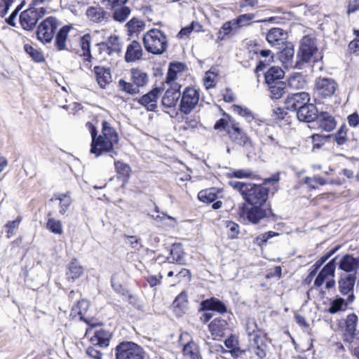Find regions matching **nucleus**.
Masks as SVG:
<instances>
[{
  "label": "nucleus",
  "mask_w": 359,
  "mask_h": 359,
  "mask_svg": "<svg viewBox=\"0 0 359 359\" xmlns=\"http://www.w3.org/2000/svg\"><path fill=\"white\" fill-rule=\"evenodd\" d=\"M283 49L280 52L279 60L286 69L297 68L296 61H294V45L290 42H285Z\"/></svg>",
  "instance_id": "obj_18"
},
{
  "label": "nucleus",
  "mask_w": 359,
  "mask_h": 359,
  "mask_svg": "<svg viewBox=\"0 0 359 359\" xmlns=\"http://www.w3.org/2000/svg\"><path fill=\"white\" fill-rule=\"evenodd\" d=\"M310 101V95L306 92L289 94L285 101V108L292 111H299Z\"/></svg>",
  "instance_id": "obj_13"
},
{
  "label": "nucleus",
  "mask_w": 359,
  "mask_h": 359,
  "mask_svg": "<svg viewBox=\"0 0 359 359\" xmlns=\"http://www.w3.org/2000/svg\"><path fill=\"white\" fill-rule=\"evenodd\" d=\"M118 86L122 90L128 94L135 95L139 93V88L134 83L126 82L123 79L119 80Z\"/></svg>",
  "instance_id": "obj_53"
},
{
  "label": "nucleus",
  "mask_w": 359,
  "mask_h": 359,
  "mask_svg": "<svg viewBox=\"0 0 359 359\" xmlns=\"http://www.w3.org/2000/svg\"><path fill=\"white\" fill-rule=\"evenodd\" d=\"M344 304L345 301L343 298H337L331 302L330 306L329 307L327 311L330 313L334 314L341 311Z\"/></svg>",
  "instance_id": "obj_58"
},
{
  "label": "nucleus",
  "mask_w": 359,
  "mask_h": 359,
  "mask_svg": "<svg viewBox=\"0 0 359 359\" xmlns=\"http://www.w3.org/2000/svg\"><path fill=\"white\" fill-rule=\"evenodd\" d=\"M161 90L159 88H154L147 94L142 96L137 102L145 107L148 111H155L157 108V100Z\"/></svg>",
  "instance_id": "obj_19"
},
{
  "label": "nucleus",
  "mask_w": 359,
  "mask_h": 359,
  "mask_svg": "<svg viewBox=\"0 0 359 359\" xmlns=\"http://www.w3.org/2000/svg\"><path fill=\"white\" fill-rule=\"evenodd\" d=\"M111 334L102 328L93 331V335L90 338L91 345L86 348V353L88 356L93 359H101L102 353L100 348H106L109 345Z\"/></svg>",
  "instance_id": "obj_4"
},
{
  "label": "nucleus",
  "mask_w": 359,
  "mask_h": 359,
  "mask_svg": "<svg viewBox=\"0 0 359 359\" xmlns=\"http://www.w3.org/2000/svg\"><path fill=\"white\" fill-rule=\"evenodd\" d=\"M284 76L283 70L278 67H271L264 74L266 84H273L278 82H283L281 79Z\"/></svg>",
  "instance_id": "obj_30"
},
{
  "label": "nucleus",
  "mask_w": 359,
  "mask_h": 359,
  "mask_svg": "<svg viewBox=\"0 0 359 359\" xmlns=\"http://www.w3.org/2000/svg\"><path fill=\"white\" fill-rule=\"evenodd\" d=\"M198 199L203 203H212L217 198V194L214 188L201 190L198 194Z\"/></svg>",
  "instance_id": "obj_45"
},
{
  "label": "nucleus",
  "mask_w": 359,
  "mask_h": 359,
  "mask_svg": "<svg viewBox=\"0 0 359 359\" xmlns=\"http://www.w3.org/2000/svg\"><path fill=\"white\" fill-rule=\"evenodd\" d=\"M358 316L355 313L349 314L346 320V330L351 336L356 335Z\"/></svg>",
  "instance_id": "obj_47"
},
{
  "label": "nucleus",
  "mask_w": 359,
  "mask_h": 359,
  "mask_svg": "<svg viewBox=\"0 0 359 359\" xmlns=\"http://www.w3.org/2000/svg\"><path fill=\"white\" fill-rule=\"evenodd\" d=\"M188 300L185 292H181L172 303L173 311L176 316L180 317L185 313L187 309Z\"/></svg>",
  "instance_id": "obj_29"
},
{
  "label": "nucleus",
  "mask_w": 359,
  "mask_h": 359,
  "mask_svg": "<svg viewBox=\"0 0 359 359\" xmlns=\"http://www.w3.org/2000/svg\"><path fill=\"white\" fill-rule=\"evenodd\" d=\"M238 29L233 20L226 22L220 28L218 32V39L223 40L226 36L231 34L232 32Z\"/></svg>",
  "instance_id": "obj_46"
},
{
  "label": "nucleus",
  "mask_w": 359,
  "mask_h": 359,
  "mask_svg": "<svg viewBox=\"0 0 359 359\" xmlns=\"http://www.w3.org/2000/svg\"><path fill=\"white\" fill-rule=\"evenodd\" d=\"M317 94L323 98L333 96L338 88L337 83L331 78L319 77L315 82Z\"/></svg>",
  "instance_id": "obj_12"
},
{
  "label": "nucleus",
  "mask_w": 359,
  "mask_h": 359,
  "mask_svg": "<svg viewBox=\"0 0 359 359\" xmlns=\"http://www.w3.org/2000/svg\"><path fill=\"white\" fill-rule=\"evenodd\" d=\"M347 121L351 127L355 128L359 126V115L357 112H354L347 117Z\"/></svg>",
  "instance_id": "obj_64"
},
{
  "label": "nucleus",
  "mask_w": 359,
  "mask_h": 359,
  "mask_svg": "<svg viewBox=\"0 0 359 359\" xmlns=\"http://www.w3.org/2000/svg\"><path fill=\"white\" fill-rule=\"evenodd\" d=\"M46 228L55 234H62L63 232L61 222L54 218L48 219Z\"/></svg>",
  "instance_id": "obj_50"
},
{
  "label": "nucleus",
  "mask_w": 359,
  "mask_h": 359,
  "mask_svg": "<svg viewBox=\"0 0 359 359\" xmlns=\"http://www.w3.org/2000/svg\"><path fill=\"white\" fill-rule=\"evenodd\" d=\"M340 248L341 246L338 245L323 255L313 265V267L316 268V271H317L328 259L337 252Z\"/></svg>",
  "instance_id": "obj_54"
},
{
  "label": "nucleus",
  "mask_w": 359,
  "mask_h": 359,
  "mask_svg": "<svg viewBox=\"0 0 359 359\" xmlns=\"http://www.w3.org/2000/svg\"><path fill=\"white\" fill-rule=\"evenodd\" d=\"M180 97V95L175 94L172 91L167 90L161 100L162 105L165 108L174 107L177 104Z\"/></svg>",
  "instance_id": "obj_39"
},
{
  "label": "nucleus",
  "mask_w": 359,
  "mask_h": 359,
  "mask_svg": "<svg viewBox=\"0 0 359 359\" xmlns=\"http://www.w3.org/2000/svg\"><path fill=\"white\" fill-rule=\"evenodd\" d=\"M86 15L90 20L96 23L107 22L110 18V13L100 6H90L86 11Z\"/></svg>",
  "instance_id": "obj_22"
},
{
  "label": "nucleus",
  "mask_w": 359,
  "mask_h": 359,
  "mask_svg": "<svg viewBox=\"0 0 359 359\" xmlns=\"http://www.w3.org/2000/svg\"><path fill=\"white\" fill-rule=\"evenodd\" d=\"M86 126L90 130L92 137L90 153L99 156L104 152H111L114 155L117 152L114 151V145L118 142V135L114 128L110 126L107 121L102 122V135L97 136L96 128L91 123L88 122Z\"/></svg>",
  "instance_id": "obj_2"
},
{
  "label": "nucleus",
  "mask_w": 359,
  "mask_h": 359,
  "mask_svg": "<svg viewBox=\"0 0 359 359\" xmlns=\"http://www.w3.org/2000/svg\"><path fill=\"white\" fill-rule=\"evenodd\" d=\"M264 144L276 146L278 140L274 136L275 127L262 120L255 121L251 127Z\"/></svg>",
  "instance_id": "obj_9"
},
{
  "label": "nucleus",
  "mask_w": 359,
  "mask_h": 359,
  "mask_svg": "<svg viewBox=\"0 0 359 359\" xmlns=\"http://www.w3.org/2000/svg\"><path fill=\"white\" fill-rule=\"evenodd\" d=\"M259 337L258 334L255 335V338L252 339L256 347L255 348L254 352L255 354L260 359H263L266 357V345L265 344L261 343L259 344Z\"/></svg>",
  "instance_id": "obj_52"
},
{
  "label": "nucleus",
  "mask_w": 359,
  "mask_h": 359,
  "mask_svg": "<svg viewBox=\"0 0 359 359\" xmlns=\"http://www.w3.org/2000/svg\"><path fill=\"white\" fill-rule=\"evenodd\" d=\"M170 257L167 260L170 263L176 262L179 264H184V252L181 244L175 243L170 250Z\"/></svg>",
  "instance_id": "obj_34"
},
{
  "label": "nucleus",
  "mask_w": 359,
  "mask_h": 359,
  "mask_svg": "<svg viewBox=\"0 0 359 359\" xmlns=\"http://www.w3.org/2000/svg\"><path fill=\"white\" fill-rule=\"evenodd\" d=\"M232 108L234 112L244 117L245 120L250 123L251 127L255 121L259 120L257 118L255 117L252 111L246 107L243 108L239 105L234 104L232 106Z\"/></svg>",
  "instance_id": "obj_41"
},
{
  "label": "nucleus",
  "mask_w": 359,
  "mask_h": 359,
  "mask_svg": "<svg viewBox=\"0 0 359 359\" xmlns=\"http://www.w3.org/2000/svg\"><path fill=\"white\" fill-rule=\"evenodd\" d=\"M184 355L189 356L191 359H200L198 348L193 342L187 343L183 348Z\"/></svg>",
  "instance_id": "obj_48"
},
{
  "label": "nucleus",
  "mask_w": 359,
  "mask_h": 359,
  "mask_svg": "<svg viewBox=\"0 0 359 359\" xmlns=\"http://www.w3.org/2000/svg\"><path fill=\"white\" fill-rule=\"evenodd\" d=\"M90 42H91V36L89 34H84L80 41L81 47L83 53V56L85 57L86 60L90 61L92 55L90 53Z\"/></svg>",
  "instance_id": "obj_43"
},
{
  "label": "nucleus",
  "mask_w": 359,
  "mask_h": 359,
  "mask_svg": "<svg viewBox=\"0 0 359 359\" xmlns=\"http://www.w3.org/2000/svg\"><path fill=\"white\" fill-rule=\"evenodd\" d=\"M114 352L115 359H144L143 348L133 341L120 342Z\"/></svg>",
  "instance_id": "obj_6"
},
{
  "label": "nucleus",
  "mask_w": 359,
  "mask_h": 359,
  "mask_svg": "<svg viewBox=\"0 0 359 359\" xmlns=\"http://www.w3.org/2000/svg\"><path fill=\"white\" fill-rule=\"evenodd\" d=\"M90 306V303L86 299H81L74 306L71 310L70 316L74 318L77 316L79 317L81 320L86 322L84 318L85 314L88 311Z\"/></svg>",
  "instance_id": "obj_31"
},
{
  "label": "nucleus",
  "mask_w": 359,
  "mask_h": 359,
  "mask_svg": "<svg viewBox=\"0 0 359 359\" xmlns=\"http://www.w3.org/2000/svg\"><path fill=\"white\" fill-rule=\"evenodd\" d=\"M46 13L43 7L36 8L31 5L29 8L22 11L20 15V23L23 29L31 31L36 27L39 20Z\"/></svg>",
  "instance_id": "obj_8"
},
{
  "label": "nucleus",
  "mask_w": 359,
  "mask_h": 359,
  "mask_svg": "<svg viewBox=\"0 0 359 359\" xmlns=\"http://www.w3.org/2000/svg\"><path fill=\"white\" fill-rule=\"evenodd\" d=\"M83 273V268L76 259H73L69 264L66 276L68 281L74 282Z\"/></svg>",
  "instance_id": "obj_26"
},
{
  "label": "nucleus",
  "mask_w": 359,
  "mask_h": 359,
  "mask_svg": "<svg viewBox=\"0 0 359 359\" xmlns=\"http://www.w3.org/2000/svg\"><path fill=\"white\" fill-rule=\"evenodd\" d=\"M142 55V48L137 41H132L127 47L125 55V60L127 62H135L141 59Z\"/></svg>",
  "instance_id": "obj_25"
},
{
  "label": "nucleus",
  "mask_w": 359,
  "mask_h": 359,
  "mask_svg": "<svg viewBox=\"0 0 359 359\" xmlns=\"http://www.w3.org/2000/svg\"><path fill=\"white\" fill-rule=\"evenodd\" d=\"M304 182L312 189H316L317 188L316 184H318L321 186L327 184V181L319 175H315L313 177H306Z\"/></svg>",
  "instance_id": "obj_49"
},
{
  "label": "nucleus",
  "mask_w": 359,
  "mask_h": 359,
  "mask_svg": "<svg viewBox=\"0 0 359 359\" xmlns=\"http://www.w3.org/2000/svg\"><path fill=\"white\" fill-rule=\"evenodd\" d=\"M347 131L348 128L344 123L340 126L337 133L332 135L334 141L338 146L344 145L348 142Z\"/></svg>",
  "instance_id": "obj_42"
},
{
  "label": "nucleus",
  "mask_w": 359,
  "mask_h": 359,
  "mask_svg": "<svg viewBox=\"0 0 359 359\" xmlns=\"http://www.w3.org/2000/svg\"><path fill=\"white\" fill-rule=\"evenodd\" d=\"M316 120L319 128L327 132L333 130L337 126V121L334 117L326 111L318 114V117Z\"/></svg>",
  "instance_id": "obj_24"
},
{
  "label": "nucleus",
  "mask_w": 359,
  "mask_h": 359,
  "mask_svg": "<svg viewBox=\"0 0 359 359\" xmlns=\"http://www.w3.org/2000/svg\"><path fill=\"white\" fill-rule=\"evenodd\" d=\"M22 221V217L18 216L17 218L13 221H8L5 225L4 227L7 229V237L10 238V236L14 234L13 231L15 229H18L20 222Z\"/></svg>",
  "instance_id": "obj_56"
},
{
  "label": "nucleus",
  "mask_w": 359,
  "mask_h": 359,
  "mask_svg": "<svg viewBox=\"0 0 359 359\" xmlns=\"http://www.w3.org/2000/svg\"><path fill=\"white\" fill-rule=\"evenodd\" d=\"M126 26L128 32L133 34L141 31L144 28V24L142 20L133 18L127 22Z\"/></svg>",
  "instance_id": "obj_51"
},
{
  "label": "nucleus",
  "mask_w": 359,
  "mask_h": 359,
  "mask_svg": "<svg viewBox=\"0 0 359 359\" xmlns=\"http://www.w3.org/2000/svg\"><path fill=\"white\" fill-rule=\"evenodd\" d=\"M230 176L238 179L252 178L254 176V173L249 169H239L233 171Z\"/></svg>",
  "instance_id": "obj_59"
},
{
  "label": "nucleus",
  "mask_w": 359,
  "mask_h": 359,
  "mask_svg": "<svg viewBox=\"0 0 359 359\" xmlns=\"http://www.w3.org/2000/svg\"><path fill=\"white\" fill-rule=\"evenodd\" d=\"M224 345L229 349V352L234 358H237L245 353V351H243L239 348L238 339L233 334H231L226 339H225Z\"/></svg>",
  "instance_id": "obj_32"
},
{
  "label": "nucleus",
  "mask_w": 359,
  "mask_h": 359,
  "mask_svg": "<svg viewBox=\"0 0 359 359\" xmlns=\"http://www.w3.org/2000/svg\"><path fill=\"white\" fill-rule=\"evenodd\" d=\"M224 116L227 118H222L217 120L214 126V129L219 130H225L227 133V128L230 126V121L226 116Z\"/></svg>",
  "instance_id": "obj_61"
},
{
  "label": "nucleus",
  "mask_w": 359,
  "mask_h": 359,
  "mask_svg": "<svg viewBox=\"0 0 359 359\" xmlns=\"http://www.w3.org/2000/svg\"><path fill=\"white\" fill-rule=\"evenodd\" d=\"M198 101V91L192 87H187L181 95L179 109L182 113L189 114L194 109Z\"/></svg>",
  "instance_id": "obj_11"
},
{
  "label": "nucleus",
  "mask_w": 359,
  "mask_h": 359,
  "mask_svg": "<svg viewBox=\"0 0 359 359\" xmlns=\"http://www.w3.org/2000/svg\"><path fill=\"white\" fill-rule=\"evenodd\" d=\"M287 83L291 88L303 89L306 85V81L302 73H294L290 76Z\"/></svg>",
  "instance_id": "obj_37"
},
{
  "label": "nucleus",
  "mask_w": 359,
  "mask_h": 359,
  "mask_svg": "<svg viewBox=\"0 0 359 359\" xmlns=\"http://www.w3.org/2000/svg\"><path fill=\"white\" fill-rule=\"evenodd\" d=\"M227 227L229 229V238H234L239 233V226H238V224H236V223H234L233 222H229V224H227Z\"/></svg>",
  "instance_id": "obj_63"
},
{
  "label": "nucleus",
  "mask_w": 359,
  "mask_h": 359,
  "mask_svg": "<svg viewBox=\"0 0 359 359\" xmlns=\"http://www.w3.org/2000/svg\"><path fill=\"white\" fill-rule=\"evenodd\" d=\"M296 114L299 121L306 123L313 122L318 117V111L317 107L313 104H311L309 102Z\"/></svg>",
  "instance_id": "obj_21"
},
{
  "label": "nucleus",
  "mask_w": 359,
  "mask_h": 359,
  "mask_svg": "<svg viewBox=\"0 0 359 359\" xmlns=\"http://www.w3.org/2000/svg\"><path fill=\"white\" fill-rule=\"evenodd\" d=\"M24 50L27 54L36 62H42L44 61V55L42 51L34 48L29 44L24 46Z\"/></svg>",
  "instance_id": "obj_44"
},
{
  "label": "nucleus",
  "mask_w": 359,
  "mask_h": 359,
  "mask_svg": "<svg viewBox=\"0 0 359 359\" xmlns=\"http://www.w3.org/2000/svg\"><path fill=\"white\" fill-rule=\"evenodd\" d=\"M206 311H212L220 314H224L227 312V307L224 303L219 299L211 297L210 299L203 300L200 303L198 312Z\"/></svg>",
  "instance_id": "obj_17"
},
{
  "label": "nucleus",
  "mask_w": 359,
  "mask_h": 359,
  "mask_svg": "<svg viewBox=\"0 0 359 359\" xmlns=\"http://www.w3.org/2000/svg\"><path fill=\"white\" fill-rule=\"evenodd\" d=\"M355 38L348 45V51L350 53H356L359 51V29H353Z\"/></svg>",
  "instance_id": "obj_55"
},
{
  "label": "nucleus",
  "mask_w": 359,
  "mask_h": 359,
  "mask_svg": "<svg viewBox=\"0 0 359 359\" xmlns=\"http://www.w3.org/2000/svg\"><path fill=\"white\" fill-rule=\"evenodd\" d=\"M143 43L147 51L154 55H162L168 48V39L160 29H151L143 37Z\"/></svg>",
  "instance_id": "obj_3"
},
{
  "label": "nucleus",
  "mask_w": 359,
  "mask_h": 359,
  "mask_svg": "<svg viewBox=\"0 0 359 359\" xmlns=\"http://www.w3.org/2000/svg\"><path fill=\"white\" fill-rule=\"evenodd\" d=\"M131 80L133 83L139 88L144 86L148 82V75L143 71L138 69H131Z\"/></svg>",
  "instance_id": "obj_35"
},
{
  "label": "nucleus",
  "mask_w": 359,
  "mask_h": 359,
  "mask_svg": "<svg viewBox=\"0 0 359 359\" xmlns=\"http://www.w3.org/2000/svg\"><path fill=\"white\" fill-rule=\"evenodd\" d=\"M338 256L332 259L322 269L321 272L326 276H334L335 269H336V260Z\"/></svg>",
  "instance_id": "obj_57"
},
{
  "label": "nucleus",
  "mask_w": 359,
  "mask_h": 359,
  "mask_svg": "<svg viewBox=\"0 0 359 359\" xmlns=\"http://www.w3.org/2000/svg\"><path fill=\"white\" fill-rule=\"evenodd\" d=\"M318 48L313 39L305 36L301 41L299 50L297 55L296 65L297 69H302L304 63L310 62L313 55L317 52Z\"/></svg>",
  "instance_id": "obj_7"
},
{
  "label": "nucleus",
  "mask_w": 359,
  "mask_h": 359,
  "mask_svg": "<svg viewBox=\"0 0 359 359\" xmlns=\"http://www.w3.org/2000/svg\"><path fill=\"white\" fill-rule=\"evenodd\" d=\"M223 116H226L230 121V126L227 128V135L231 142L242 147L245 152L250 153L252 149V143L250 138L245 131L241 128L239 123L233 120L229 114L224 112Z\"/></svg>",
  "instance_id": "obj_5"
},
{
  "label": "nucleus",
  "mask_w": 359,
  "mask_h": 359,
  "mask_svg": "<svg viewBox=\"0 0 359 359\" xmlns=\"http://www.w3.org/2000/svg\"><path fill=\"white\" fill-rule=\"evenodd\" d=\"M227 325L226 320L221 318H216L208 325V330L212 336L222 337Z\"/></svg>",
  "instance_id": "obj_28"
},
{
  "label": "nucleus",
  "mask_w": 359,
  "mask_h": 359,
  "mask_svg": "<svg viewBox=\"0 0 359 359\" xmlns=\"http://www.w3.org/2000/svg\"><path fill=\"white\" fill-rule=\"evenodd\" d=\"M252 16L250 14H243L238 16L237 18L233 20L238 28L243 26L245 23L252 20Z\"/></svg>",
  "instance_id": "obj_62"
},
{
  "label": "nucleus",
  "mask_w": 359,
  "mask_h": 359,
  "mask_svg": "<svg viewBox=\"0 0 359 359\" xmlns=\"http://www.w3.org/2000/svg\"><path fill=\"white\" fill-rule=\"evenodd\" d=\"M287 34L283 29L273 27L269 30L266 34V40L272 46L285 45Z\"/></svg>",
  "instance_id": "obj_23"
},
{
  "label": "nucleus",
  "mask_w": 359,
  "mask_h": 359,
  "mask_svg": "<svg viewBox=\"0 0 359 359\" xmlns=\"http://www.w3.org/2000/svg\"><path fill=\"white\" fill-rule=\"evenodd\" d=\"M279 180V173L277 172L271 177L266 178L261 184L230 181L229 185L241 194L248 204L243 203L239 207V216L253 224L269 217L276 221V215L273 212L270 203L266 204L269 189L266 185L269 183H277Z\"/></svg>",
  "instance_id": "obj_1"
},
{
  "label": "nucleus",
  "mask_w": 359,
  "mask_h": 359,
  "mask_svg": "<svg viewBox=\"0 0 359 359\" xmlns=\"http://www.w3.org/2000/svg\"><path fill=\"white\" fill-rule=\"evenodd\" d=\"M273 99H279L285 93L286 83L285 82H276L273 84H267Z\"/></svg>",
  "instance_id": "obj_40"
},
{
  "label": "nucleus",
  "mask_w": 359,
  "mask_h": 359,
  "mask_svg": "<svg viewBox=\"0 0 359 359\" xmlns=\"http://www.w3.org/2000/svg\"><path fill=\"white\" fill-rule=\"evenodd\" d=\"M356 280L354 273H341L339 280V289L343 295H348L347 303H351L354 299L353 287Z\"/></svg>",
  "instance_id": "obj_14"
},
{
  "label": "nucleus",
  "mask_w": 359,
  "mask_h": 359,
  "mask_svg": "<svg viewBox=\"0 0 359 359\" xmlns=\"http://www.w3.org/2000/svg\"><path fill=\"white\" fill-rule=\"evenodd\" d=\"M71 26L65 25L60 29L55 35V47L59 51L66 49V41L68 37V33Z\"/></svg>",
  "instance_id": "obj_33"
},
{
  "label": "nucleus",
  "mask_w": 359,
  "mask_h": 359,
  "mask_svg": "<svg viewBox=\"0 0 359 359\" xmlns=\"http://www.w3.org/2000/svg\"><path fill=\"white\" fill-rule=\"evenodd\" d=\"M20 1V4L15 8V9L11 13L8 18L6 19V22L8 25L15 27V19L16 18L19 11L22 9L25 5V0H1L0 1V15L4 17L8 12L10 7L12 4Z\"/></svg>",
  "instance_id": "obj_15"
},
{
  "label": "nucleus",
  "mask_w": 359,
  "mask_h": 359,
  "mask_svg": "<svg viewBox=\"0 0 359 359\" xmlns=\"http://www.w3.org/2000/svg\"><path fill=\"white\" fill-rule=\"evenodd\" d=\"M272 116L275 120H285L287 121L288 113L283 108L276 107L273 109Z\"/></svg>",
  "instance_id": "obj_60"
},
{
  "label": "nucleus",
  "mask_w": 359,
  "mask_h": 359,
  "mask_svg": "<svg viewBox=\"0 0 359 359\" xmlns=\"http://www.w3.org/2000/svg\"><path fill=\"white\" fill-rule=\"evenodd\" d=\"M338 267L344 273H354L356 276L359 269V257H355L352 255L346 254L339 259Z\"/></svg>",
  "instance_id": "obj_16"
},
{
  "label": "nucleus",
  "mask_w": 359,
  "mask_h": 359,
  "mask_svg": "<svg viewBox=\"0 0 359 359\" xmlns=\"http://www.w3.org/2000/svg\"><path fill=\"white\" fill-rule=\"evenodd\" d=\"M114 165L116 171L119 175L118 177L121 178L123 182H127L129 180L131 172V168L130 165L120 161H114Z\"/></svg>",
  "instance_id": "obj_36"
},
{
  "label": "nucleus",
  "mask_w": 359,
  "mask_h": 359,
  "mask_svg": "<svg viewBox=\"0 0 359 359\" xmlns=\"http://www.w3.org/2000/svg\"><path fill=\"white\" fill-rule=\"evenodd\" d=\"M113 9V19L119 22H125L131 12V9L125 5L117 6Z\"/></svg>",
  "instance_id": "obj_38"
},
{
  "label": "nucleus",
  "mask_w": 359,
  "mask_h": 359,
  "mask_svg": "<svg viewBox=\"0 0 359 359\" xmlns=\"http://www.w3.org/2000/svg\"><path fill=\"white\" fill-rule=\"evenodd\" d=\"M94 72L96 80L101 88H104L111 81V76L109 69L100 66L94 67Z\"/></svg>",
  "instance_id": "obj_27"
},
{
  "label": "nucleus",
  "mask_w": 359,
  "mask_h": 359,
  "mask_svg": "<svg viewBox=\"0 0 359 359\" xmlns=\"http://www.w3.org/2000/svg\"><path fill=\"white\" fill-rule=\"evenodd\" d=\"M100 47V53H106L111 55L113 53H119L121 51L119 38L116 35L110 36L105 42L97 44Z\"/></svg>",
  "instance_id": "obj_20"
},
{
  "label": "nucleus",
  "mask_w": 359,
  "mask_h": 359,
  "mask_svg": "<svg viewBox=\"0 0 359 359\" xmlns=\"http://www.w3.org/2000/svg\"><path fill=\"white\" fill-rule=\"evenodd\" d=\"M58 27V21L55 17H48L39 25L36 30L37 39L43 43H50Z\"/></svg>",
  "instance_id": "obj_10"
}]
</instances>
